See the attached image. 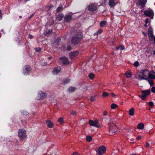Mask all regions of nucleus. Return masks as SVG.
Wrapping results in <instances>:
<instances>
[{"label": "nucleus", "instance_id": "1", "mask_svg": "<svg viewBox=\"0 0 155 155\" xmlns=\"http://www.w3.org/2000/svg\"><path fill=\"white\" fill-rule=\"evenodd\" d=\"M149 74V71L147 69L143 70L138 73L137 76L135 78H137L139 81L147 80Z\"/></svg>", "mask_w": 155, "mask_h": 155}, {"label": "nucleus", "instance_id": "2", "mask_svg": "<svg viewBox=\"0 0 155 155\" xmlns=\"http://www.w3.org/2000/svg\"><path fill=\"white\" fill-rule=\"evenodd\" d=\"M108 125L109 127V131L111 133H114L117 130V127L110 119L108 122Z\"/></svg>", "mask_w": 155, "mask_h": 155}, {"label": "nucleus", "instance_id": "3", "mask_svg": "<svg viewBox=\"0 0 155 155\" xmlns=\"http://www.w3.org/2000/svg\"><path fill=\"white\" fill-rule=\"evenodd\" d=\"M82 35L81 33L79 32L74 36L72 39V43L74 44H76L79 43L81 40Z\"/></svg>", "mask_w": 155, "mask_h": 155}, {"label": "nucleus", "instance_id": "4", "mask_svg": "<svg viewBox=\"0 0 155 155\" xmlns=\"http://www.w3.org/2000/svg\"><path fill=\"white\" fill-rule=\"evenodd\" d=\"M18 136L21 140H25L26 138V131L24 129H21L18 132Z\"/></svg>", "mask_w": 155, "mask_h": 155}, {"label": "nucleus", "instance_id": "5", "mask_svg": "<svg viewBox=\"0 0 155 155\" xmlns=\"http://www.w3.org/2000/svg\"><path fill=\"white\" fill-rule=\"evenodd\" d=\"M58 62L60 64H67L69 63L68 59L65 57H60L58 61Z\"/></svg>", "mask_w": 155, "mask_h": 155}, {"label": "nucleus", "instance_id": "6", "mask_svg": "<svg viewBox=\"0 0 155 155\" xmlns=\"http://www.w3.org/2000/svg\"><path fill=\"white\" fill-rule=\"evenodd\" d=\"M46 97V94L45 93L41 91H38V94L37 96V99L40 100L45 98Z\"/></svg>", "mask_w": 155, "mask_h": 155}, {"label": "nucleus", "instance_id": "7", "mask_svg": "<svg viewBox=\"0 0 155 155\" xmlns=\"http://www.w3.org/2000/svg\"><path fill=\"white\" fill-rule=\"evenodd\" d=\"M31 68L30 66L27 65L23 69L22 72L25 75L28 74L30 72Z\"/></svg>", "mask_w": 155, "mask_h": 155}, {"label": "nucleus", "instance_id": "8", "mask_svg": "<svg viewBox=\"0 0 155 155\" xmlns=\"http://www.w3.org/2000/svg\"><path fill=\"white\" fill-rule=\"evenodd\" d=\"M106 148L104 146H102L99 147L98 153L99 155H102L106 151Z\"/></svg>", "mask_w": 155, "mask_h": 155}, {"label": "nucleus", "instance_id": "9", "mask_svg": "<svg viewBox=\"0 0 155 155\" xmlns=\"http://www.w3.org/2000/svg\"><path fill=\"white\" fill-rule=\"evenodd\" d=\"M144 15L150 17L152 19L153 18V13L152 10H147L144 12Z\"/></svg>", "mask_w": 155, "mask_h": 155}, {"label": "nucleus", "instance_id": "10", "mask_svg": "<svg viewBox=\"0 0 155 155\" xmlns=\"http://www.w3.org/2000/svg\"><path fill=\"white\" fill-rule=\"evenodd\" d=\"M98 123V121L97 120H90L89 121V124L91 126L95 127L97 128H98L100 127L97 124Z\"/></svg>", "mask_w": 155, "mask_h": 155}, {"label": "nucleus", "instance_id": "11", "mask_svg": "<svg viewBox=\"0 0 155 155\" xmlns=\"http://www.w3.org/2000/svg\"><path fill=\"white\" fill-rule=\"evenodd\" d=\"M88 8L89 10L92 12H94L97 9L96 5L94 4L90 5L88 6Z\"/></svg>", "mask_w": 155, "mask_h": 155}, {"label": "nucleus", "instance_id": "12", "mask_svg": "<svg viewBox=\"0 0 155 155\" xmlns=\"http://www.w3.org/2000/svg\"><path fill=\"white\" fill-rule=\"evenodd\" d=\"M72 19L71 15L68 14H67L64 17V20L65 21L67 22H69Z\"/></svg>", "mask_w": 155, "mask_h": 155}, {"label": "nucleus", "instance_id": "13", "mask_svg": "<svg viewBox=\"0 0 155 155\" xmlns=\"http://www.w3.org/2000/svg\"><path fill=\"white\" fill-rule=\"evenodd\" d=\"M61 70L60 67H57L54 68L52 71V74L54 75H56L59 73Z\"/></svg>", "mask_w": 155, "mask_h": 155}, {"label": "nucleus", "instance_id": "14", "mask_svg": "<svg viewBox=\"0 0 155 155\" xmlns=\"http://www.w3.org/2000/svg\"><path fill=\"white\" fill-rule=\"evenodd\" d=\"M78 54V51H76L73 52H72L70 54V57L71 59L73 58L74 57L77 56Z\"/></svg>", "mask_w": 155, "mask_h": 155}, {"label": "nucleus", "instance_id": "15", "mask_svg": "<svg viewBox=\"0 0 155 155\" xmlns=\"http://www.w3.org/2000/svg\"><path fill=\"white\" fill-rule=\"evenodd\" d=\"M142 94L146 97L149 95L150 93V91L149 89L146 90H143L141 91Z\"/></svg>", "mask_w": 155, "mask_h": 155}, {"label": "nucleus", "instance_id": "16", "mask_svg": "<svg viewBox=\"0 0 155 155\" xmlns=\"http://www.w3.org/2000/svg\"><path fill=\"white\" fill-rule=\"evenodd\" d=\"M116 0H109L108 5L111 7L114 6L116 5L115 1Z\"/></svg>", "mask_w": 155, "mask_h": 155}, {"label": "nucleus", "instance_id": "17", "mask_svg": "<svg viewBox=\"0 0 155 155\" xmlns=\"http://www.w3.org/2000/svg\"><path fill=\"white\" fill-rule=\"evenodd\" d=\"M139 3L141 6L143 7L147 3V0H140L139 1Z\"/></svg>", "mask_w": 155, "mask_h": 155}, {"label": "nucleus", "instance_id": "18", "mask_svg": "<svg viewBox=\"0 0 155 155\" xmlns=\"http://www.w3.org/2000/svg\"><path fill=\"white\" fill-rule=\"evenodd\" d=\"M46 123L48 127L51 128L53 127V124L52 121L51 120H48L46 121Z\"/></svg>", "mask_w": 155, "mask_h": 155}, {"label": "nucleus", "instance_id": "19", "mask_svg": "<svg viewBox=\"0 0 155 155\" xmlns=\"http://www.w3.org/2000/svg\"><path fill=\"white\" fill-rule=\"evenodd\" d=\"M100 25L101 27H105L107 25V22L106 21H102L100 22Z\"/></svg>", "mask_w": 155, "mask_h": 155}, {"label": "nucleus", "instance_id": "20", "mask_svg": "<svg viewBox=\"0 0 155 155\" xmlns=\"http://www.w3.org/2000/svg\"><path fill=\"white\" fill-rule=\"evenodd\" d=\"M76 88L73 87H70L68 89V91L69 93L75 91Z\"/></svg>", "mask_w": 155, "mask_h": 155}, {"label": "nucleus", "instance_id": "21", "mask_svg": "<svg viewBox=\"0 0 155 155\" xmlns=\"http://www.w3.org/2000/svg\"><path fill=\"white\" fill-rule=\"evenodd\" d=\"M148 79H155V76L149 72V74L148 75Z\"/></svg>", "mask_w": 155, "mask_h": 155}, {"label": "nucleus", "instance_id": "22", "mask_svg": "<svg viewBox=\"0 0 155 155\" xmlns=\"http://www.w3.org/2000/svg\"><path fill=\"white\" fill-rule=\"evenodd\" d=\"M63 17V15L62 14H60L58 15L57 17V19L59 21H61Z\"/></svg>", "mask_w": 155, "mask_h": 155}, {"label": "nucleus", "instance_id": "23", "mask_svg": "<svg viewBox=\"0 0 155 155\" xmlns=\"http://www.w3.org/2000/svg\"><path fill=\"white\" fill-rule=\"evenodd\" d=\"M134 108H131L129 110V114L130 116H133L134 114Z\"/></svg>", "mask_w": 155, "mask_h": 155}, {"label": "nucleus", "instance_id": "24", "mask_svg": "<svg viewBox=\"0 0 155 155\" xmlns=\"http://www.w3.org/2000/svg\"><path fill=\"white\" fill-rule=\"evenodd\" d=\"M144 125L143 123H140L137 126V127L139 129H142L143 128Z\"/></svg>", "mask_w": 155, "mask_h": 155}, {"label": "nucleus", "instance_id": "25", "mask_svg": "<svg viewBox=\"0 0 155 155\" xmlns=\"http://www.w3.org/2000/svg\"><path fill=\"white\" fill-rule=\"evenodd\" d=\"M147 80L148 82L150 85V86H152L153 85V82L152 79H148Z\"/></svg>", "mask_w": 155, "mask_h": 155}, {"label": "nucleus", "instance_id": "26", "mask_svg": "<svg viewBox=\"0 0 155 155\" xmlns=\"http://www.w3.org/2000/svg\"><path fill=\"white\" fill-rule=\"evenodd\" d=\"M125 75L127 78H129L131 76V73L130 72H126L125 73Z\"/></svg>", "mask_w": 155, "mask_h": 155}, {"label": "nucleus", "instance_id": "27", "mask_svg": "<svg viewBox=\"0 0 155 155\" xmlns=\"http://www.w3.org/2000/svg\"><path fill=\"white\" fill-rule=\"evenodd\" d=\"M118 106L115 104L113 103L111 105V108L112 109H115Z\"/></svg>", "mask_w": 155, "mask_h": 155}, {"label": "nucleus", "instance_id": "28", "mask_svg": "<svg viewBox=\"0 0 155 155\" xmlns=\"http://www.w3.org/2000/svg\"><path fill=\"white\" fill-rule=\"evenodd\" d=\"M109 95V94L106 92H104L102 93V96L103 97H107Z\"/></svg>", "mask_w": 155, "mask_h": 155}, {"label": "nucleus", "instance_id": "29", "mask_svg": "<svg viewBox=\"0 0 155 155\" xmlns=\"http://www.w3.org/2000/svg\"><path fill=\"white\" fill-rule=\"evenodd\" d=\"M88 77L90 79H92L94 78V74L93 73H91L89 74Z\"/></svg>", "mask_w": 155, "mask_h": 155}, {"label": "nucleus", "instance_id": "30", "mask_svg": "<svg viewBox=\"0 0 155 155\" xmlns=\"http://www.w3.org/2000/svg\"><path fill=\"white\" fill-rule=\"evenodd\" d=\"M92 140V137L90 136H87L86 137V140L88 142H90Z\"/></svg>", "mask_w": 155, "mask_h": 155}, {"label": "nucleus", "instance_id": "31", "mask_svg": "<svg viewBox=\"0 0 155 155\" xmlns=\"http://www.w3.org/2000/svg\"><path fill=\"white\" fill-rule=\"evenodd\" d=\"M58 121L61 124H63V118L62 117L59 118L58 120Z\"/></svg>", "mask_w": 155, "mask_h": 155}, {"label": "nucleus", "instance_id": "32", "mask_svg": "<svg viewBox=\"0 0 155 155\" xmlns=\"http://www.w3.org/2000/svg\"><path fill=\"white\" fill-rule=\"evenodd\" d=\"M70 81V79H65L64 81V84L68 83Z\"/></svg>", "mask_w": 155, "mask_h": 155}, {"label": "nucleus", "instance_id": "33", "mask_svg": "<svg viewBox=\"0 0 155 155\" xmlns=\"http://www.w3.org/2000/svg\"><path fill=\"white\" fill-rule=\"evenodd\" d=\"M21 114H22L25 115H27L28 114V112L25 110H23L21 112Z\"/></svg>", "mask_w": 155, "mask_h": 155}, {"label": "nucleus", "instance_id": "34", "mask_svg": "<svg viewBox=\"0 0 155 155\" xmlns=\"http://www.w3.org/2000/svg\"><path fill=\"white\" fill-rule=\"evenodd\" d=\"M139 97H140V98L142 99V100H145L146 99V96H145L144 95V96L143 95H142V94L141 96H139Z\"/></svg>", "mask_w": 155, "mask_h": 155}, {"label": "nucleus", "instance_id": "35", "mask_svg": "<svg viewBox=\"0 0 155 155\" xmlns=\"http://www.w3.org/2000/svg\"><path fill=\"white\" fill-rule=\"evenodd\" d=\"M97 95H96L95 96H91V98L90 99V100L92 101H94L95 99V97H97Z\"/></svg>", "mask_w": 155, "mask_h": 155}, {"label": "nucleus", "instance_id": "36", "mask_svg": "<svg viewBox=\"0 0 155 155\" xmlns=\"http://www.w3.org/2000/svg\"><path fill=\"white\" fill-rule=\"evenodd\" d=\"M134 66L137 67L139 65V63L137 61L135 62L134 64Z\"/></svg>", "mask_w": 155, "mask_h": 155}, {"label": "nucleus", "instance_id": "37", "mask_svg": "<svg viewBox=\"0 0 155 155\" xmlns=\"http://www.w3.org/2000/svg\"><path fill=\"white\" fill-rule=\"evenodd\" d=\"M61 9H62V8L61 7H58L57 8V10H56L57 12H60L61 11Z\"/></svg>", "mask_w": 155, "mask_h": 155}, {"label": "nucleus", "instance_id": "38", "mask_svg": "<svg viewBox=\"0 0 155 155\" xmlns=\"http://www.w3.org/2000/svg\"><path fill=\"white\" fill-rule=\"evenodd\" d=\"M77 114L76 111H71V114L73 115H74Z\"/></svg>", "mask_w": 155, "mask_h": 155}, {"label": "nucleus", "instance_id": "39", "mask_svg": "<svg viewBox=\"0 0 155 155\" xmlns=\"http://www.w3.org/2000/svg\"><path fill=\"white\" fill-rule=\"evenodd\" d=\"M149 104L150 106L152 107L153 105V103L152 101L150 102H149Z\"/></svg>", "mask_w": 155, "mask_h": 155}, {"label": "nucleus", "instance_id": "40", "mask_svg": "<svg viewBox=\"0 0 155 155\" xmlns=\"http://www.w3.org/2000/svg\"><path fill=\"white\" fill-rule=\"evenodd\" d=\"M151 91L153 93H155V87H153L151 88Z\"/></svg>", "mask_w": 155, "mask_h": 155}, {"label": "nucleus", "instance_id": "41", "mask_svg": "<svg viewBox=\"0 0 155 155\" xmlns=\"http://www.w3.org/2000/svg\"><path fill=\"white\" fill-rule=\"evenodd\" d=\"M120 48L121 50H124L125 49V48L124 46L121 45L120 46Z\"/></svg>", "mask_w": 155, "mask_h": 155}, {"label": "nucleus", "instance_id": "42", "mask_svg": "<svg viewBox=\"0 0 155 155\" xmlns=\"http://www.w3.org/2000/svg\"><path fill=\"white\" fill-rule=\"evenodd\" d=\"M71 155H80L79 153L77 152H74L71 154Z\"/></svg>", "mask_w": 155, "mask_h": 155}, {"label": "nucleus", "instance_id": "43", "mask_svg": "<svg viewBox=\"0 0 155 155\" xmlns=\"http://www.w3.org/2000/svg\"><path fill=\"white\" fill-rule=\"evenodd\" d=\"M102 32V29H99V30L98 31H97V34H101V33Z\"/></svg>", "mask_w": 155, "mask_h": 155}, {"label": "nucleus", "instance_id": "44", "mask_svg": "<svg viewBox=\"0 0 155 155\" xmlns=\"http://www.w3.org/2000/svg\"><path fill=\"white\" fill-rule=\"evenodd\" d=\"M71 49V48L70 46H68L67 47V50L68 51H70Z\"/></svg>", "mask_w": 155, "mask_h": 155}, {"label": "nucleus", "instance_id": "45", "mask_svg": "<svg viewBox=\"0 0 155 155\" xmlns=\"http://www.w3.org/2000/svg\"><path fill=\"white\" fill-rule=\"evenodd\" d=\"M41 49L40 48H36V51H37V52H39L40 51H41Z\"/></svg>", "mask_w": 155, "mask_h": 155}, {"label": "nucleus", "instance_id": "46", "mask_svg": "<svg viewBox=\"0 0 155 155\" xmlns=\"http://www.w3.org/2000/svg\"><path fill=\"white\" fill-rule=\"evenodd\" d=\"M111 95L114 97H115L116 96V95L113 92H111Z\"/></svg>", "mask_w": 155, "mask_h": 155}, {"label": "nucleus", "instance_id": "47", "mask_svg": "<svg viewBox=\"0 0 155 155\" xmlns=\"http://www.w3.org/2000/svg\"><path fill=\"white\" fill-rule=\"evenodd\" d=\"M141 138V136L139 135L137 137V140H140Z\"/></svg>", "mask_w": 155, "mask_h": 155}, {"label": "nucleus", "instance_id": "48", "mask_svg": "<svg viewBox=\"0 0 155 155\" xmlns=\"http://www.w3.org/2000/svg\"><path fill=\"white\" fill-rule=\"evenodd\" d=\"M149 146H150L149 144L148 143H146V144L145 145V147L147 148L148 147H149Z\"/></svg>", "mask_w": 155, "mask_h": 155}, {"label": "nucleus", "instance_id": "49", "mask_svg": "<svg viewBox=\"0 0 155 155\" xmlns=\"http://www.w3.org/2000/svg\"><path fill=\"white\" fill-rule=\"evenodd\" d=\"M2 14L1 13V10H0V19H1L2 18Z\"/></svg>", "mask_w": 155, "mask_h": 155}, {"label": "nucleus", "instance_id": "50", "mask_svg": "<svg viewBox=\"0 0 155 155\" xmlns=\"http://www.w3.org/2000/svg\"><path fill=\"white\" fill-rule=\"evenodd\" d=\"M148 18L146 19V20H145L146 23L147 24L148 23Z\"/></svg>", "mask_w": 155, "mask_h": 155}, {"label": "nucleus", "instance_id": "51", "mask_svg": "<svg viewBox=\"0 0 155 155\" xmlns=\"http://www.w3.org/2000/svg\"><path fill=\"white\" fill-rule=\"evenodd\" d=\"M104 116H105L107 114V112L106 111H104L103 113Z\"/></svg>", "mask_w": 155, "mask_h": 155}, {"label": "nucleus", "instance_id": "52", "mask_svg": "<svg viewBox=\"0 0 155 155\" xmlns=\"http://www.w3.org/2000/svg\"><path fill=\"white\" fill-rule=\"evenodd\" d=\"M29 37L30 38H33V36L31 35H30Z\"/></svg>", "mask_w": 155, "mask_h": 155}, {"label": "nucleus", "instance_id": "53", "mask_svg": "<svg viewBox=\"0 0 155 155\" xmlns=\"http://www.w3.org/2000/svg\"><path fill=\"white\" fill-rule=\"evenodd\" d=\"M116 49L117 50H118L119 49H120V46L118 47H116Z\"/></svg>", "mask_w": 155, "mask_h": 155}, {"label": "nucleus", "instance_id": "54", "mask_svg": "<svg viewBox=\"0 0 155 155\" xmlns=\"http://www.w3.org/2000/svg\"><path fill=\"white\" fill-rule=\"evenodd\" d=\"M34 15V14H32L30 17H29V18H31Z\"/></svg>", "mask_w": 155, "mask_h": 155}, {"label": "nucleus", "instance_id": "55", "mask_svg": "<svg viewBox=\"0 0 155 155\" xmlns=\"http://www.w3.org/2000/svg\"><path fill=\"white\" fill-rule=\"evenodd\" d=\"M52 32V30H50L48 31V33H51Z\"/></svg>", "mask_w": 155, "mask_h": 155}, {"label": "nucleus", "instance_id": "56", "mask_svg": "<svg viewBox=\"0 0 155 155\" xmlns=\"http://www.w3.org/2000/svg\"><path fill=\"white\" fill-rule=\"evenodd\" d=\"M52 58V57H49L48 58V59L49 60H50V59H51V58Z\"/></svg>", "mask_w": 155, "mask_h": 155}, {"label": "nucleus", "instance_id": "57", "mask_svg": "<svg viewBox=\"0 0 155 155\" xmlns=\"http://www.w3.org/2000/svg\"><path fill=\"white\" fill-rule=\"evenodd\" d=\"M147 24L146 23L144 25V26L145 27H146L147 26Z\"/></svg>", "mask_w": 155, "mask_h": 155}, {"label": "nucleus", "instance_id": "58", "mask_svg": "<svg viewBox=\"0 0 155 155\" xmlns=\"http://www.w3.org/2000/svg\"><path fill=\"white\" fill-rule=\"evenodd\" d=\"M20 18H22V16H20L19 17Z\"/></svg>", "mask_w": 155, "mask_h": 155}, {"label": "nucleus", "instance_id": "59", "mask_svg": "<svg viewBox=\"0 0 155 155\" xmlns=\"http://www.w3.org/2000/svg\"><path fill=\"white\" fill-rule=\"evenodd\" d=\"M153 54H155V50L153 52Z\"/></svg>", "mask_w": 155, "mask_h": 155}, {"label": "nucleus", "instance_id": "60", "mask_svg": "<svg viewBox=\"0 0 155 155\" xmlns=\"http://www.w3.org/2000/svg\"><path fill=\"white\" fill-rule=\"evenodd\" d=\"M132 155H137L135 154H133Z\"/></svg>", "mask_w": 155, "mask_h": 155}, {"label": "nucleus", "instance_id": "61", "mask_svg": "<svg viewBox=\"0 0 155 155\" xmlns=\"http://www.w3.org/2000/svg\"><path fill=\"white\" fill-rule=\"evenodd\" d=\"M143 33L144 34V35L145 36L146 35H145V34H144V33Z\"/></svg>", "mask_w": 155, "mask_h": 155}, {"label": "nucleus", "instance_id": "62", "mask_svg": "<svg viewBox=\"0 0 155 155\" xmlns=\"http://www.w3.org/2000/svg\"><path fill=\"white\" fill-rule=\"evenodd\" d=\"M112 54H114V53L113 52L112 53Z\"/></svg>", "mask_w": 155, "mask_h": 155}]
</instances>
